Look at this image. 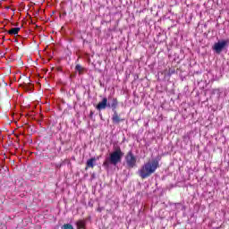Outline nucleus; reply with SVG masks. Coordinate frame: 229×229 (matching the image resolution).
Segmentation results:
<instances>
[{
  "mask_svg": "<svg viewBox=\"0 0 229 229\" xmlns=\"http://www.w3.org/2000/svg\"><path fill=\"white\" fill-rule=\"evenodd\" d=\"M93 113H90V115H92Z\"/></svg>",
  "mask_w": 229,
  "mask_h": 229,
  "instance_id": "9b49d317",
  "label": "nucleus"
},
{
  "mask_svg": "<svg viewBox=\"0 0 229 229\" xmlns=\"http://www.w3.org/2000/svg\"><path fill=\"white\" fill-rule=\"evenodd\" d=\"M112 120H113V123L116 124H119V123H121V118L119 117V114H117V111H114Z\"/></svg>",
  "mask_w": 229,
  "mask_h": 229,
  "instance_id": "423d86ee",
  "label": "nucleus"
},
{
  "mask_svg": "<svg viewBox=\"0 0 229 229\" xmlns=\"http://www.w3.org/2000/svg\"><path fill=\"white\" fill-rule=\"evenodd\" d=\"M97 110H106V108H110V103H108V98H104L102 99V101H100L97 106H96Z\"/></svg>",
  "mask_w": 229,
  "mask_h": 229,
  "instance_id": "39448f33",
  "label": "nucleus"
},
{
  "mask_svg": "<svg viewBox=\"0 0 229 229\" xmlns=\"http://www.w3.org/2000/svg\"><path fill=\"white\" fill-rule=\"evenodd\" d=\"M21 31V28H13L10 30H8L9 35H17Z\"/></svg>",
  "mask_w": 229,
  "mask_h": 229,
  "instance_id": "1a4fd4ad",
  "label": "nucleus"
},
{
  "mask_svg": "<svg viewBox=\"0 0 229 229\" xmlns=\"http://www.w3.org/2000/svg\"><path fill=\"white\" fill-rule=\"evenodd\" d=\"M95 164H96V157H92L87 161L86 165L87 167H91V169H93Z\"/></svg>",
  "mask_w": 229,
  "mask_h": 229,
  "instance_id": "0eeeda50",
  "label": "nucleus"
},
{
  "mask_svg": "<svg viewBox=\"0 0 229 229\" xmlns=\"http://www.w3.org/2000/svg\"><path fill=\"white\" fill-rule=\"evenodd\" d=\"M126 165L129 169H133L137 165V157L133 155V152L129 151L125 157Z\"/></svg>",
  "mask_w": 229,
  "mask_h": 229,
  "instance_id": "7ed1b4c3",
  "label": "nucleus"
},
{
  "mask_svg": "<svg viewBox=\"0 0 229 229\" xmlns=\"http://www.w3.org/2000/svg\"><path fill=\"white\" fill-rule=\"evenodd\" d=\"M157 169H158V160L152 159L145 163L140 169L138 170V174L142 180H146V178H149L151 174H155Z\"/></svg>",
  "mask_w": 229,
  "mask_h": 229,
  "instance_id": "f257e3e1",
  "label": "nucleus"
},
{
  "mask_svg": "<svg viewBox=\"0 0 229 229\" xmlns=\"http://www.w3.org/2000/svg\"><path fill=\"white\" fill-rule=\"evenodd\" d=\"M75 71L79 72V74H81V72H83V67L80 64H77L75 66Z\"/></svg>",
  "mask_w": 229,
  "mask_h": 229,
  "instance_id": "9d476101",
  "label": "nucleus"
},
{
  "mask_svg": "<svg viewBox=\"0 0 229 229\" xmlns=\"http://www.w3.org/2000/svg\"><path fill=\"white\" fill-rule=\"evenodd\" d=\"M228 45H229V39L218 41L217 43H215L213 47V51H215L216 53H217V55H219L223 52V49H225V47Z\"/></svg>",
  "mask_w": 229,
  "mask_h": 229,
  "instance_id": "20e7f679",
  "label": "nucleus"
},
{
  "mask_svg": "<svg viewBox=\"0 0 229 229\" xmlns=\"http://www.w3.org/2000/svg\"><path fill=\"white\" fill-rule=\"evenodd\" d=\"M123 157H124V153L121 150V147H115L109 157L106 158L103 165L105 167H108L110 165H117V164L121 163V160H123Z\"/></svg>",
  "mask_w": 229,
  "mask_h": 229,
  "instance_id": "f03ea898",
  "label": "nucleus"
},
{
  "mask_svg": "<svg viewBox=\"0 0 229 229\" xmlns=\"http://www.w3.org/2000/svg\"><path fill=\"white\" fill-rule=\"evenodd\" d=\"M118 105H119V102L117 101V98H113L112 103L110 105V108H112L113 111L115 112V108H117Z\"/></svg>",
  "mask_w": 229,
  "mask_h": 229,
  "instance_id": "6e6552de",
  "label": "nucleus"
}]
</instances>
